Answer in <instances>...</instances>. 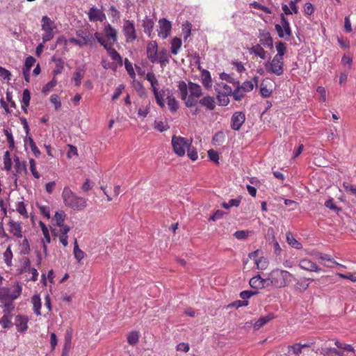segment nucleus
<instances>
[{
    "label": "nucleus",
    "mask_w": 356,
    "mask_h": 356,
    "mask_svg": "<svg viewBox=\"0 0 356 356\" xmlns=\"http://www.w3.org/2000/svg\"><path fill=\"white\" fill-rule=\"evenodd\" d=\"M3 131L6 136V139H7V142L8 143L9 147L10 149H13L15 147V142H14V138H13V134H12L10 130L6 129H4Z\"/></svg>",
    "instance_id": "54"
},
{
    "label": "nucleus",
    "mask_w": 356,
    "mask_h": 356,
    "mask_svg": "<svg viewBox=\"0 0 356 356\" xmlns=\"http://www.w3.org/2000/svg\"><path fill=\"white\" fill-rule=\"evenodd\" d=\"M4 261L8 266L12 265L13 252L10 249V246H8L6 250L3 253Z\"/></svg>",
    "instance_id": "50"
},
{
    "label": "nucleus",
    "mask_w": 356,
    "mask_h": 356,
    "mask_svg": "<svg viewBox=\"0 0 356 356\" xmlns=\"http://www.w3.org/2000/svg\"><path fill=\"white\" fill-rule=\"evenodd\" d=\"M32 268L31 267V261L28 257L23 259L22 266L20 269L19 273L29 272Z\"/></svg>",
    "instance_id": "52"
},
{
    "label": "nucleus",
    "mask_w": 356,
    "mask_h": 356,
    "mask_svg": "<svg viewBox=\"0 0 356 356\" xmlns=\"http://www.w3.org/2000/svg\"><path fill=\"white\" fill-rule=\"evenodd\" d=\"M109 54L111 59L114 61L118 62L120 65H122V58L118 52L112 47L111 44H109V47L106 49Z\"/></svg>",
    "instance_id": "29"
},
{
    "label": "nucleus",
    "mask_w": 356,
    "mask_h": 356,
    "mask_svg": "<svg viewBox=\"0 0 356 356\" xmlns=\"http://www.w3.org/2000/svg\"><path fill=\"white\" fill-rule=\"evenodd\" d=\"M235 85L236 86V89L232 91V95H233L235 100L239 101L244 97V92L239 87L238 81H236Z\"/></svg>",
    "instance_id": "45"
},
{
    "label": "nucleus",
    "mask_w": 356,
    "mask_h": 356,
    "mask_svg": "<svg viewBox=\"0 0 356 356\" xmlns=\"http://www.w3.org/2000/svg\"><path fill=\"white\" fill-rule=\"evenodd\" d=\"M157 63H160L162 68L165 67L169 63V58L168 51L165 49H162L158 51V60Z\"/></svg>",
    "instance_id": "25"
},
{
    "label": "nucleus",
    "mask_w": 356,
    "mask_h": 356,
    "mask_svg": "<svg viewBox=\"0 0 356 356\" xmlns=\"http://www.w3.org/2000/svg\"><path fill=\"white\" fill-rule=\"evenodd\" d=\"M275 47H276L277 54L275 56L283 58V56L285 54L286 51V47L285 43L282 41H279L278 42L276 43Z\"/></svg>",
    "instance_id": "39"
},
{
    "label": "nucleus",
    "mask_w": 356,
    "mask_h": 356,
    "mask_svg": "<svg viewBox=\"0 0 356 356\" xmlns=\"http://www.w3.org/2000/svg\"><path fill=\"white\" fill-rule=\"evenodd\" d=\"M249 284L252 288L255 289H261L270 286L269 278L264 279L259 275L252 277Z\"/></svg>",
    "instance_id": "12"
},
{
    "label": "nucleus",
    "mask_w": 356,
    "mask_h": 356,
    "mask_svg": "<svg viewBox=\"0 0 356 356\" xmlns=\"http://www.w3.org/2000/svg\"><path fill=\"white\" fill-rule=\"evenodd\" d=\"M41 28L44 31L42 36L43 43H46L54 38L55 31L56 30V25L54 21L47 16H43L41 19Z\"/></svg>",
    "instance_id": "4"
},
{
    "label": "nucleus",
    "mask_w": 356,
    "mask_h": 356,
    "mask_svg": "<svg viewBox=\"0 0 356 356\" xmlns=\"http://www.w3.org/2000/svg\"><path fill=\"white\" fill-rule=\"evenodd\" d=\"M62 197L65 204L74 210L81 211L86 207V200L76 195L67 186L63 188Z\"/></svg>",
    "instance_id": "2"
},
{
    "label": "nucleus",
    "mask_w": 356,
    "mask_h": 356,
    "mask_svg": "<svg viewBox=\"0 0 356 356\" xmlns=\"http://www.w3.org/2000/svg\"><path fill=\"white\" fill-rule=\"evenodd\" d=\"M139 341V332L137 331H132L129 333L127 336V342L131 346H135Z\"/></svg>",
    "instance_id": "36"
},
{
    "label": "nucleus",
    "mask_w": 356,
    "mask_h": 356,
    "mask_svg": "<svg viewBox=\"0 0 356 356\" xmlns=\"http://www.w3.org/2000/svg\"><path fill=\"white\" fill-rule=\"evenodd\" d=\"M286 241L291 247L296 249L299 250L302 248V244L293 236L291 232L286 234Z\"/></svg>",
    "instance_id": "35"
},
{
    "label": "nucleus",
    "mask_w": 356,
    "mask_h": 356,
    "mask_svg": "<svg viewBox=\"0 0 356 356\" xmlns=\"http://www.w3.org/2000/svg\"><path fill=\"white\" fill-rule=\"evenodd\" d=\"M74 254L75 259L80 262L85 257V252L78 245L76 239L74 240Z\"/></svg>",
    "instance_id": "40"
},
{
    "label": "nucleus",
    "mask_w": 356,
    "mask_h": 356,
    "mask_svg": "<svg viewBox=\"0 0 356 356\" xmlns=\"http://www.w3.org/2000/svg\"><path fill=\"white\" fill-rule=\"evenodd\" d=\"M15 324L17 330L20 332H24L28 329V318L26 316L18 315L15 318Z\"/></svg>",
    "instance_id": "20"
},
{
    "label": "nucleus",
    "mask_w": 356,
    "mask_h": 356,
    "mask_svg": "<svg viewBox=\"0 0 356 356\" xmlns=\"http://www.w3.org/2000/svg\"><path fill=\"white\" fill-rule=\"evenodd\" d=\"M154 26V22L152 19L149 17H145L143 20V27L144 32L149 37L152 38V32Z\"/></svg>",
    "instance_id": "23"
},
{
    "label": "nucleus",
    "mask_w": 356,
    "mask_h": 356,
    "mask_svg": "<svg viewBox=\"0 0 356 356\" xmlns=\"http://www.w3.org/2000/svg\"><path fill=\"white\" fill-rule=\"evenodd\" d=\"M188 145H191V143L185 138L176 136H173L172 138L173 150L179 156L185 154V149L186 147L188 148Z\"/></svg>",
    "instance_id": "6"
},
{
    "label": "nucleus",
    "mask_w": 356,
    "mask_h": 356,
    "mask_svg": "<svg viewBox=\"0 0 356 356\" xmlns=\"http://www.w3.org/2000/svg\"><path fill=\"white\" fill-rule=\"evenodd\" d=\"M299 266L305 270L311 272H320L321 270L316 263L307 259H301L299 262Z\"/></svg>",
    "instance_id": "16"
},
{
    "label": "nucleus",
    "mask_w": 356,
    "mask_h": 356,
    "mask_svg": "<svg viewBox=\"0 0 356 356\" xmlns=\"http://www.w3.org/2000/svg\"><path fill=\"white\" fill-rule=\"evenodd\" d=\"M275 318V316L273 313H269L266 316H261L254 324V328L255 330H259L267 323L270 321Z\"/></svg>",
    "instance_id": "21"
},
{
    "label": "nucleus",
    "mask_w": 356,
    "mask_h": 356,
    "mask_svg": "<svg viewBox=\"0 0 356 356\" xmlns=\"http://www.w3.org/2000/svg\"><path fill=\"white\" fill-rule=\"evenodd\" d=\"M241 90L245 92H250L251 90H252L253 88H254V84L252 83V81H246L245 82L243 83V84L239 86Z\"/></svg>",
    "instance_id": "62"
},
{
    "label": "nucleus",
    "mask_w": 356,
    "mask_h": 356,
    "mask_svg": "<svg viewBox=\"0 0 356 356\" xmlns=\"http://www.w3.org/2000/svg\"><path fill=\"white\" fill-rule=\"evenodd\" d=\"M202 83L203 86L206 88H211L212 83H211V77L210 72L208 70H204L202 72V76H201Z\"/></svg>",
    "instance_id": "28"
},
{
    "label": "nucleus",
    "mask_w": 356,
    "mask_h": 356,
    "mask_svg": "<svg viewBox=\"0 0 356 356\" xmlns=\"http://www.w3.org/2000/svg\"><path fill=\"white\" fill-rule=\"evenodd\" d=\"M191 29L192 24L188 22H186L182 24V33L184 34V40H186L191 35Z\"/></svg>",
    "instance_id": "51"
},
{
    "label": "nucleus",
    "mask_w": 356,
    "mask_h": 356,
    "mask_svg": "<svg viewBox=\"0 0 356 356\" xmlns=\"http://www.w3.org/2000/svg\"><path fill=\"white\" fill-rule=\"evenodd\" d=\"M39 224H40V226L41 229L42 231L43 235H44V238L46 239L47 243H49L51 242V238H50V236H49V230H48L47 226L42 221H40Z\"/></svg>",
    "instance_id": "59"
},
{
    "label": "nucleus",
    "mask_w": 356,
    "mask_h": 356,
    "mask_svg": "<svg viewBox=\"0 0 356 356\" xmlns=\"http://www.w3.org/2000/svg\"><path fill=\"white\" fill-rule=\"evenodd\" d=\"M57 84V81L53 79L51 81L44 85L42 88V92L44 94L48 93Z\"/></svg>",
    "instance_id": "55"
},
{
    "label": "nucleus",
    "mask_w": 356,
    "mask_h": 356,
    "mask_svg": "<svg viewBox=\"0 0 356 356\" xmlns=\"http://www.w3.org/2000/svg\"><path fill=\"white\" fill-rule=\"evenodd\" d=\"M11 319L12 316L10 314H4L0 320V323L3 328H8L13 325Z\"/></svg>",
    "instance_id": "44"
},
{
    "label": "nucleus",
    "mask_w": 356,
    "mask_h": 356,
    "mask_svg": "<svg viewBox=\"0 0 356 356\" xmlns=\"http://www.w3.org/2000/svg\"><path fill=\"white\" fill-rule=\"evenodd\" d=\"M257 293L258 292L256 291H243L240 293V297L244 300H248V299Z\"/></svg>",
    "instance_id": "61"
},
{
    "label": "nucleus",
    "mask_w": 356,
    "mask_h": 356,
    "mask_svg": "<svg viewBox=\"0 0 356 356\" xmlns=\"http://www.w3.org/2000/svg\"><path fill=\"white\" fill-rule=\"evenodd\" d=\"M88 15L90 22H103L106 19L104 12L95 6L89 10Z\"/></svg>",
    "instance_id": "14"
},
{
    "label": "nucleus",
    "mask_w": 356,
    "mask_h": 356,
    "mask_svg": "<svg viewBox=\"0 0 356 356\" xmlns=\"http://www.w3.org/2000/svg\"><path fill=\"white\" fill-rule=\"evenodd\" d=\"M168 106L170 111L172 113H175L177 111L179 108V103L176 100L175 97L172 95H168Z\"/></svg>",
    "instance_id": "32"
},
{
    "label": "nucleus",
    "mask_w": 356,
    "mask_h": 356,
    "mask_svg": "<svg viewBox=\"0 0 356 356\" xmlns=\"http://www.w3.org/2000/svg\"><path fill=\"white\" fill-rule=\"evenodd\" d=\"M289 350H291L293 354L299 356L302 353L301 343H295L288 346Z\"/></svg>",
    "instance_id": "58"
},
{
    "label": "nucleus",
    "mask_w": 356,
    "mask_h": 356,
    "mask_svg": "<svg viewBox=\"0 0 356 356\" xmlns=\"http://www.w3.org/2000/svg\"><path fill=\"white\" fill-rule=\"evenodd\" d=\"M65 216L66 215L63 211H58L56 212L54 219L56 221V225L57 226H63Z\"/></svg>",
    "instance_id": "43"
},
{
    "label": "nucleus",
    "mask_w": 356,
    "mask_h": 356,
    "mask_svg": "<svg viewBox=\"0 0 356 356\" xmlns=\"http://www.w3.org/2000/svg\"><path fill=\"white\" fill-rule=\"evenodd\" d=\"M275 28L277 32L278 36L281 38L285 37L289 38L292 35L290 24L284 14H281V24H275Z\"/></svg>",
    "instance_id": "8"
},
{
    "label": "nucleus",
    "mask_w": 356,
    "mask_h": 356,
    "mask_svg": "<svg viewBox=\"0 0 356 356\" xmlns=\"http://www.w3.org/2000/svg\"><path fill=\"white\" fill-rule=\"evenodd\" d=\"M229 95H225L218 93L217 98L219 102L220 105L221 106H227L229 103V99L228 97Z\"/></svg>",
    "instance_id": "56"
},
{
    "label": "nucleus",
    "mask_w": 356,
    "mask_h": 356,
    "mask_svg": "<svg viewBox=\"0 0 356 356\" xmlns=\"http://www.w3.org/2000/svg\"><path fill=\"white\" fill-rule=\"evenodd\" d=\"M258 38H259V44L261 46L263 45L269 49L273 47V41L270 33L260 31Z\"/></svg>",
    "instance_id": "17"
},
{
    "label": "nucleus",
    "mask_w": 356,
    "mask_h": 356,
    "mask_svg": "<svg viewBox=\"0 0 356 356\" xmlns=\"http://www.w3.org/2000/svg\"><path fill=\"white\" fill-rule=\"evenodd\" d=\"M265 68L268 73L280 76L284 73L283 58L274 56L272 60H268L264 64Z\"/></svg>",
    "instance_id": "5"
},
{
    "label": "nucleus",
    "mask_w": 356,
    "mask_h": 356,
    "mask_svg": "<svg viewBox=\"0 0 356 356\" xmlns=\"http://www.w3.org/2000/svg\"><path fill=\"white\" fill-rule=\"evenodd\" d=\"M24 143H25V145H26L28 144L30 146V148L35 157L38 158L40 156V151L36 146L35 143L34 142L33 139L31 137L26 138L24 139Z\"/></svg>",
    "instance_id": "31"
},
{
    "label": "nucleus",
    "mask_w": 356,
    "mask_h": 356,
    "mask_svg": "<svg viewBox=\"0 0 356 356\" xmlns=\"http://www.w3.org/2000/svg\"><path fill=\"white\" fill-rule=\"evenodd\" d=\"M0 301H9L11 302L10 289L7 287H1L0 289Z\"/></svg>",
    "instance_id": "34"
},
{
    "label": "nucleus",
    "mask_w": 356,
    "mask_h": 356,
    "mask_svg": "<svg viewBox=\"0 0 356 356\" xmlns=\"http://www.w3.org/2000/svg\"><path fill=\"white\" fill-rule=\"evenodd\" d=\"M159 30L158 35L160 38L165 39L170 33L172 29L171 22L165 18H162L159 21Z\"/></svg>",
    "instance_id": "10"
},
{
    "label": "nucleus",
    "mask_w": 356,
    "mask_h": 356,
    "mask_svg": "<svg viewBox=\"0 0 356 356\" xmlns=\"http://www.w3.org/2000/svg\"><path fill=\"white\" fill-rule=\"evenodd\" d=\"M318 259L321 261V264L325 266L331 267V266L327 264V262H332L334 265L343 266L342 265L338 264L337 261H334L328 254H321Z\"/></svg>",
    "instance_id": "41"
},
{
    "label": "nucleus",
    "mask_w": 356,
    "mask_h": 356,
    "mask_svg": "<svg viewBox=\"0 0 356 356\" xmlns=\"http://www.w3.org/2000/svg\"><path fill=\"white\" fill-rule=\"evenodd\" d=\"M93 36L95 37V39H97V42L100 43L106 50L109 47L110 42L108 40H107L105 36H101L99 33H95Z\"/></svg>",
    "instance_id": "46"
},
{
    "label": "nucleus",
    "mask_w": 356,
    "mask_h": 356,
    "mask_svg": "<svg viewBox=\"0 0 356 356\" xmlns=\"http://www.w3.org/2000/svg\"><path fill=\"white\" fill-rule=\"evenodd\" d=\"M292 275L284 270L275 269L268 275L270 286L273 285L276 288L285 287L291 281Z\"/></svg>",
    "instance_id": "3"
},
{
    "label": "nucleus",
    "mask_w": 356,
    "mask_h": 356,
    "mask_svg": "<svg viewBox=\"0 0 356 356\" xmlns=\"http://www.w3.org/2000/svg\"><path fill=\"white\" fill-rule=\"evenodd\" d=\"M164 91H161V92H159L158 91V90H154V97L156 98V102L157 104L161 107H164L165 106V104H164Z\"/></svg>",
    "instance_id": "49"
},
{
    "label": "nucleus",
    "mask_w": 356,
    "mask_h": 356,
    "mask_svg": "<svg viewBox=\"0 0 356 356\" xmlns=\"http://www.w3.org/2000/svg\"><path fill=\"white\" fill-rule=\"evenodd\" d=\"M147 56L152 63L158 60V45L156 41H150L147 46Z\"/></svg>",
    "instance_id": "13"
},
{
    "label": "nucleus",
    "mask_w": 356,
    "mask_h": 356,
    "mask_svg": "<svg viewBox=\"0 0 356 356\" xmlns=\"http://www.w3.org/2000/svg\"><path fill=\"white\" fill-rule=\"evenodd\" d=\"M343 186L346 192H350L352 195L356 196V186L350 184L348 182H343Z\"/></svg>",
    "instance_id": "64"
},
{
    "label": "nucleus",
    "mask_w": 356,
    "mask_h": 356,
    "mask_svg": "<svg viewBox=\"0 0 356 356\" xmlns=\"http://www.w3.org/2000/svg\"><path fill=\"white\" fill-rule=\"evenodd\" d=\"M216 90L219 94H225V95H231L232 93V88L228 86L227 84L221 82L219 83H217L216 86Z\"/></svg>",
    "instance_id": "27"
},
{
    "label": "nucleus",
    "mask_w": 356,
    "mask_h": 356,
    "mask_svg": "<svg viewBox=\"0 0 356 356\" xmlns=\"http://www.w3.org/2000/svg\"><path fill=\"white\" fill-rule=\"evenodd\" d=\"M17 211L24 217L27 218L28 214L24 202H18L16 206Z\"/></svg>",
    "instance_id": "57"
},
{
    "label": "nucleus",
    "mask_w": 356,
    "mask_h": 356,
    "mask_svg": "<svg viewBox=\"0 0 356 356\" xmlns=\"http://www.w3.org/2000/svg\"><path fill=\"white\" fill-rule=\"evenodd\" d=\"M257 268L259 270H265L268 266V260L264 257H260L258 259H256Z\"/></svg>",
    "instance_id": "42"
},
{
    "label": "nucleus",
    "mask_w": 356,
    "mask_h": 356,
    "mask_svg": "<svg viewBox=\"0 0 356 356\" xmlns=\"http://www.w3.org/2000/svg\"><path fill=\"white\" fill-rule=\"evenodd\" d=\"M177 87L180 97L188 108L195 106L197 99L202 95L200 86L191 81L188 84L184 81H179Z\"/></svg>",
    "instance_id": "1"
},
{
    "label": "nucleus",
    "mask_w": 356,
    "mask_h": 356,
    "mask_svg": "<svg viewBox=\"0 0 356 356\" xmlns=\"http://www.w3.org/2000/svg\"><path fill=\"white\" fill-rule=\"evenodd\" d=\"M76 34L81 38V42L83 46H92L95 43V37L87 30L79 29L76 31Z\"/></svg>",
    "instance_id": "11"
},
{
    "label": "nucleus",
    "mask_w": 356,
    "mask_h": 356,
    "mask_svg": "<svg viewBox=\"0 0 356 356\" xmlns=\"http://www.w3.org/2000/svg\"><path fill=\"white\" fill-rule=\"evenodd\" d=\"M30 99H31L30 91L28 89L24 90L23 95H22V108L24 111V112L27 111L26 108L29 105Z\"/></svg>",
    "instance_id": "33"
},
{
    "label": "nucleus",
    "mask_w": 356,
    "mask_h": 356,
    "mask_svg": "<svg viewBox=\"0 0 356 356\" xmlns=\"http://www.w3.org/2000/svg\"><path fill=\"white\" fill-rule=\"evenodd\" d=\"M8 225L10 227V232L17 238H22V226L21 224L18 222H15L13 220H10L8 222Z\"/></svg>",
    "instance_id": "19"
},
{
    "label": "nucleus",
    "mask_w": 356,
    "mask_h": 356,
    "mask_svg": "<svg viewBox=\"0 0 356 356\" xmlns=\"http://www.w3.org/2000/svg\"><path fill=\"white\" fill-rule=\"evenodd\" d=\"M223 140H224V134L221 131L217 132L213 138V142L215 145H219L222 143Z\"/></svg>",
    "instance_id": "60"
},
{
    "label": "nucleus",
    "mask_w": 356,
    "mask_h": 356,
    "mask_svg": "<svg viewBox=\"0 0 356 356\" xmlns=\"http://www.w3.org/2000/svg\"><path fill=\"white\" fill-rule=\"evenodd\" d=\"M321 353L325 356H343V353L334 348H325L322 349Z\"/></svg>",
    "instance_id": "38"
},
{
    "label": "nucleus",
    "mask_w": 356,
    "mask_h": 356,
    "mask_svg": "<svg viewBox=\"0 0 356 356\" xmlns=\"http://www.w3.org/2000/svg\"><path fill=\"white\" fill-rule=\"evenodd\" d=\"M122 32L127 42H132L137 38L135 23L132 20L126 19L124 21Z\"/></svg>",
    "instance_id": "7"
},
{
    "label": "nucleus",
    "mask_w": 356,
    "mask_h": 356,
    "mask_svg": "<svg viewBox=\"0 0 356 356\" xmlns=\"http://www.w3.org/2000/svg\"><path fill=\"white\" fill-rule=\"evenodd\" d=\"M245 121V115L243 112H234L231 118L230 127L234 131H238Z\"/></svg>",
    "instance_id": "9"
},
{
    "label": "nucleus",
    "mask_w": 356,
    "mask_h": 356,
    "mask_svg": "<svg viewBox=\"0 0 356 356\" xmlns=\"http://www.w3.org/2000/svg\"><path fill=\"white\" fill-rule=\"evenodd\" d=\"M15 286V289L13 290V291H10L11 302L19 298L21 296L22 291V286L19 283H17Z\"/></svg>",
    "instance_id": "47"
},
{
    "label": "nucleus",
    "mask_w": 356,
    "mask_h": 356,
    "mask_svg": "<svg viewBox=\"0 0 356 356\" xmlns=\"http://www.w3.org/2000/svg\"><path fill=\"white\" fill-rule=\"evenodd\" d=\"M85 67L83 65L79 66L76 68L72 76V81L74 82L76 86L81 85V80L85 74Z\"/></svg>",
    "instance_id": "18"
},
{
    "label": "nucleus",
    "mask_w": 356,
    "mask_h": 356,
    "mask_svg": "<svg viewBox=\"0 0 356 356\" xmlns=\"http://www.w3.org/2000/svg\"><path fill=\"white\" fill-rule=\"evenodd\" d=\"M31 302L33 305L34 313L37 316L41 315V313H40L41 300H40V296L38 294L34 295L31 298Z\"/></svg>",
    "instance_id": "30"
},
{
    "label": "nucleus",
    "mask_w": 356,
    "mask_h": 356,
    "mask_svg": "<svg viewBox=\"0 0 356 356\" xmlns=\"http://www.w3.org/2000/svg\"><path fill=\"white\" fill-rule=\"evenodd\" d=\"M241 203V198L232 199L228 202H223L222 207L226 209H229L232 207H238Z\"/></svg>",
    "instance_id": "48"
},
{
    "label": "nucleus",
    "mask_w": 356,
    "mask_h": 356,
    "mask_svg": "<svg viewBox=\"0 0 356 356\" xmlns=\"http://www.w3.org/2000/svg\"><path fill=\"white\" fill-rule=\"evenodd\" d=\"M181 46V40L179 38H174L171 42V52L172 54H177Z\"/></svg>",
    "instance_id": "37"
},
{
    "label": "nucleus",
    "mask_w": 356,
    "mask_h": 356,
    "mask_svg": "<svg viewBox=\"0 0 356 356\" xmlns=\"http://www.w3.org/2000/svg\"><path fill=\"white\" fill-rule=\"evenodd\" d=\"M14 161L16 174L22 175L27 173L26 163L25 161H20L18 157H15Z\"/></svg>",
    "instance_id": "26"
},
{
    "label": "nucleus",
    "mask_w": 356,
    "mask_h": 356,
    "mask_svg": "<svg viewBox=\"0 0 356 356\" xmlns=\"http://www.w3.org/2000/svg\"><path fill=\"white\" fill-rule=\"evenodd\" d=\"M249 52L250 54H254L255 56H259L261 59L264 60L266 58L267 52L259 44L252 46L249 49Z\"/></svg>",
    "instance_id": "22"
},
{
    "label": "nucleus",
    "mask_w": 356,
    "mask_h": 356,
    "mask_svg": "<svg viewBox=\"0 0 356 356\" xmlns=\"http://www.w3.org/2000/svg\"><path fill=\"white\" fill-rule=\"evenodd\" d=\"M188 156L192 160L195 161L197 160L198 156H197V152L195 148L191 147V145H188Z\"/></svg>",
    "instance_id": "63"
},
{
    "label": "nucleus",
    "mask_w": 356,
    "mask_h": 356,
    "mask_svg": "<svg viewBox=\"0 0 356 356\" xmlns=\"http://www.w3.org/2000/svg\"><path fill=\"white\" fill-rule=\"evenodd\" d=\"M104 33L107 40L113 45L118 40V31L110 24L104 26Z\"/></svg>",
    "instance_id": "15"
},
{
    "label": "nucleus",
    "mask_w": 356,
    "mask_h": 356,
    "mask_svg": "<svg viewBox=\"0 0 356 356\" xmlns=\"http://www.w3.org/2000/svg\"><path fill=\"white\" fill-rule=\"evenodd\" d=\"M199 103L210 111L213 110L216 107L215 99L211 96L204 97L199 101Z\"/></svg>",
    "instance_id": "24"
},
{
    "label": "nucleus",
    "mask_w": 356,
    "mask_h": 356,
    "mask_svg": "<svg viewBox=\"0 0 356 356\" xmlns=\"http://www.w3.org/2000/svg\"><path fill=\"white\" fill-rule=\"evenodd\" d=\"M170 128L168 123H165L162 121H157L156 120L154 122V129L160 132H163L166 130H168Z\"/></svg>",
    "instance_id": "53"
}]
</instances>
